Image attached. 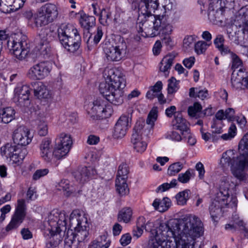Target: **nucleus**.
I'll use <instances>...</instances> for the list:
<instances>
[{
	"mask_svg": "<svg viewBox=\"0 0 248 248\" xmlns=\"http://www.w3.org/2000/svg\"><path fill=\"white\" fill-rule=\"evenodd\" d=\"M202 224L196 217L185 216L179 223H161L155 231L156 242H163L168 238H179L181 235L201 236L203 234Z\"/></svg>",
	"mask_w": 248,
	"mask_h": 248,
	"instance_id": "obj_1",
	"label": "nucleus"
},
{
	"mask_svg": "<svg viewBox=\"0 0 248 248\" xmlns=\"http://www.w3.org/2000/svg\"><path fill=\"white\" fill-rule=\"evenodd\" d=\"M104 76L105 82L99 86L100 93L107 100L115 105H119L124 101V88L126 85L125 78L119 75L118 71L113 68L106 69Z\"/></svg>",
	"mask_w": 248,
	"mask_h": 248,
	"instance_id": "obj_2",
	"label": "nucleus"
},
{
	"mask_svg": "<svg viewBox=\"0 0 248 248\" xmlns=\"http://www.w3.org/2000/svg\"><path fill=\"white\" fill-rule=\"evenodd\" d=\"M157 117L156 110L152 109L146 119V124L148 125L145 124V122L142 120L136 122L131 139L133 148L136 152L141 153L145 151L147 143L144 139L148 138L151 134L152 127Z\"/></svg>",
	"mask_w": 248,
	"mask_h": 248,
	"instance_id": "obj_3",
	"label": "nucleus"
},
{
	"mask_svg": "<svg viewBox=\"0 0 248 248\" xmlns=\"http://www.w3.org/2000/svg\"><path fill=\"white\" fill-rule=\"evenodd\" d=\"M141 25L142 30L139 28V33L145 31L146 35L150 37L156 36L160 31L164 35H170L173 31L172 26L167 22L164 16H150Z\"/></svg>",
	"mask_w": 248,
	"mask_h": 248,
	"instance_id": "obj_4",
	"label": "nucleus"
},
{
	"mask_svg": "<svg viewBox=\"0 0 248 248\" xmlns=\"http://www.w3.org/2000/svg\"><path fill=\"white\" fill-rule=\"evenodd\" d=\"M57 31L60 42L68 51L74 53L79 48L81 37L74 26L62 24Z\"/></svg>",
	"mask_w": 248,
	"mask_h": 248,
	"instance_id": "obj_5",
	"label": "nucleus"
},
{
	"mask_svg": "<svg viewBox=\"0 0 248 248\" xmlns=\"http://www.w3.org/2000/svg\"><path fill=\"white\" fill-rule=\"evenodd\" d=\"M235 28L238 31H233L231 28L227 29L229 38L235 44L246 47L244 37L246 36L248 38V11L240 14L236 21Z\"/></svg>",
	"mask_w": 248,
	"mask_h": 248,
	"instance_id": "obj_6",
	"label": "nucleus"
},
{
	"mask_svg": "<svg viewBox=\"0 0 248 248\" xmlns=\"http://www.w3.org/2000/svg\"><path fill=\"white\" fill-rule=\"evenodd\" d=\"M232 155L233 152L232 151H228L224 153L220 160V163L224 167L231 165V170L233 175L240 181L248 183V175L244 172L246 167L239 168L237 164L239 156L235 159L234 156H232Z\"/></svg>",
	"mask_w": 248,
	"mask_h": 248,
	"instance_id": "obj_7",
	"label": "nucleus"
},
{
	"mask_svg": "<svg viewBox=\"0 0 248 248\" xmlns=\"http://www.w3.org/2000/svg\"><path fill=\"white\" fill-rule=\"evenodd\" d=\"M127 45L123 38L119 42L113 46L110 42H106L103 46V49L108 61L118 62L124 57Z\"/></svg>",
	"mask_w": 248,
	"mask_h": 248,
	"instance_id": "obj_8",
	"label": "nucleus"
},
{
	"mask_svg": "<svg viewBox=\"0 0 248 248\" xmlns=\"http://www.w3.org/2000/svg\"><path fill=\"white\" fill-rule=\"evenodd\" d=\"M106 98H98L89 105L88 113L93 120L106 118L109 117L111 109L107 105Z\"/></svg>",
	"mask_w": 248,
	"mask_h": 248,
	"instance_id": "obj_9",
	"label": "nucleus"
},
{
	"mask_svg": "<svg viewBox=\"0 0 248 248\" xmlns=\"http://www.w3.org/2000/svg\"><path fill=\"white\" fill-rule=\"evenodd\" d=\"M133 5L135 7H138L139 16L138 21L139 23L137 24V28L142 30L141 27V24L145 20H148L149 16H154L151 14L152 12H154L157 9L159 6L158 0H141L139 3L134 2Z\"/></svg>",
	"mask_w": 248,
	"mask_h": 248,
	"instance_id": "obj_10",
	"label": "nucleus"
},
{
	"mask_svg": "<svg viewBox=\"0 0 248 248\" xmlns=\"http://www.w3.org/2000/svg\"><path fill=\"white\" fill-rule=\"evenodd\" d=\"M200 236L181 235L179 238H175V241L166 240L156 242L158 244L157 248H194V240Z\"/></svg>",
	"mask_w": 248,
	"mask_h": 248,
	"instance_id": "obj_11",
	"label": "nucleus"
},
{
	"mask_svg": "<svg viewBox=\"0 0 248 248\" xmlns=\"http://www.w3.org/2000/svg\"><path fill=\"white\" fill-rule=\"evenodd\" d=\"M70 222L74 227V237L78 243L84 241L89 235L87 228V219L83 216H78L70 218Z\"/></svg>",
	"mask_w": 248,
	"mask_h": 248,
	"instance_id": "obj_12",
	"label": "nucleus"
},
{
	"mask_svg": "<svg viewBox=\"0 0 248 248\" xmlns=\"http://www.w3.org/2000/svg\"><path fill=\"white\" fill-rule=\"evenodd\" d=\"M51 70V67L49 62H41L31 66L29 69L27 76L31 80H41L49 75Z\"/></svg>",
	"mask_w": 248,
	"mask_h": 248,
	"instance_id": "obj_13",
	"label": "nucleus"
},
{
	"mask_svg": "<svg viewBox=\"0 0 248 248\" xmlns=\"http://www.w3.org/2000/svg\"><path fill=\"white\" fill-rule=\"evenodd\" d=\"M26 205L24 199L17 201V205L16 212L9 224L6 227V231L8 232L16 229L23 222L26 215Z\"/></svg>",
	"mask_w": 248,
	"mask_h": 248,
	"instance_id": "obj_14",
	"label": "nucleus"
},
{
	"mask_svg": "<svg viewBox=\"0 0 248 248\" xmlns=\"http://www.w3.org/2000/svg\"><path fill=\"white\" fill-rule=\"evenodd\" d=\"M30 88L27 85L18 86L15 89L14 101L20 107H28L30 104Z\"/></svg>",
	"mask_w": 248,
	"mask_h": 248,
	"instance_id": "obj_15",
	"label": "nucleus"
},
{
	"mask_svg": "<svg viewBox=\"0 0 248 248\" xmlns=\"http://www.w3.org/2000/svg\"><path fill=\"white\" fill-rule=\"evenodd\" d=\"M33 136L30 130L25 126H20L16 128L13 134V140L15 144L21 146H26L32 140Z\"/></svg>",
	"mask_w": 248,
	"mask_h": 248,
	"instance_id": "obj_16",
	"label": "nucleus"
},
{
	"mask_svg": "<svg viewBox=\"0 0 248 248\" xmlns=\"http://www.w3.org/2000/svg\"><path fill=\"white\" fill-rule=\"evenodd\" d=\"M19 154V151L16 148V146L10 143H7L1 148V154L6 158H9L15 163H20L25 157L26 150H24Z\"/></svg>",
	"mask_w": 248,
	"mask_h": 248,
	"instance_id": "obj_17",
	"label": "nucleus"
},
{
	"mask_svg": "<svg viewBox=\"0 0 248 248\" xmlns=\"http://www.w3.org/2000/svg\"><path fill=\"white\" fill-rule=\"evenodd\" d=\"M7 44L10 51L19 60L24 59L29 52L27 43L23 40L18 41L14 40L12 42L8 41Z\"/></svg>",
	"mask_w": 248,
	"mask_h": 248,
	"instance_id": "obj_18",
	"label": "nucleus"
},
{
	"mask_svg": "<svg viewBox=\"0 0 248 248\" xmlns=\"http://www.w3.org/2000/svg\"><path fill=\"white\" fill-rule=\"evenodd\" d=\"M236 204L237 200L235 197H232L231 201L228 203L227 201L222 202L221 199H219L216 197L209 208L211 216L213 219H215L222 213V209L224 206L231 204L235 206Z\"/></svg>",
	"mask_w": 248,
	"mask_h": 248,
	"instance_id": "obj_19",
	"label": "nucleus"
},
{
	"mask_svg": "<svg viewBox=\"0 0 248 248\" xmlns=\"http://www.w3.org/2000/svg\"><path fill=\"white\" fill-rule=\"evenodd\" d=\"M46 30H42L39 34V42L36 46V51L44 58L49 57L51 54V48L47 38Z\"/></svg>",
	"mask_w": 248,
	"mask_h": 248,
	"instance_id": "obj_20",
	"label": "nucleus"
},
{
	"mask_svg": "<svg viewBox=\"0 0 248 248\" xmlns=\"http://www.w3.org/2000/svg\"><path fill=\"white\" fill-rule=\"evenodd\" d=\"M240 155L237 160L239 168L248 166V133L241 140L239 144Z\"/></svg>",
	"mask_w": 248,
	"mask_h": 248,
	"instance_id": "obj_21",
	"label": "nucleus"
},
{
	"mask_svg": "<svg viewBox=\"0 0 248 248\" xmlns=\"http://www.w3.org/2000/svg\"><path fill=\"white\" fill-rule=\"evenodd\" d=\"M97 174L95 168L92 166L80 167L75 172L76 180L80 183H84L93 178Z\"/></svg>",
	"mask_w": 248,
	"mask_h": 248,
	"instance_id": "obj_22",
	"label": "nucleus"
},
{
	"mask_svg": "<svg viewBox=\"0 0 248 248\" xmlns=\"http://www.w3.org/2000/svg\"><path fill=\"white\" fill-rule=\"evenodd\" d=\"M129 118L127 115H122L115 124L113 137L115 139L123 138L126 134V130L129 126Z\"/></svg>",
	"mask_w": 248,
	"mask_h": 248,
	"instance_id": "obj_23",
	"label": "nucleus"
},
{
	"mask_svg": "<svg viewBox=\"0 0 248 248\" xmlns=\"http://www.w3.org/2000/svg\"><path fill=\"white\" fill-rule=\"evenodd\" d=\"M40 155L46 162L52 161V146L51 140L48 138L44 139L40 144Z\"/></svg>",
	"mask_w": 248,
	"mask_h": 248,
	"instance_id": "obj_24",
	"label": "nucleus"
},
{
	"mask_svg": "<svg viewBox=\"0 0 248 248\" xmlns=\"http://www.w3.org/2000/svg\"><path fill=\"white\" fill-rule=\"evenodd\" d=\"M40 8L47 17H48L51 23L57 18L59 15V11L58 7L56 4L47 3L42 6Z\"/></svg>",
	"mask_w": 248,
	"mask_h": 248,
	"instance_id": "obj_25",
	"label": "nucleus"
},
{
	"mask_svg": "<svg viewBox=\"0 0 248 248\" xmlns=\"http://www.w3.org/2000/svg\"><path fill=\"white\" fill-rule=\"evenodd\" d=\"M219 189L216 197L222 202L227 201L230 197V190L229 182L227 178H224L221 180Z\"/></svg>",
	"mask_w": 248,
	"mask_h": 248,
	"instance_id": "obj_26",
	"label": "nucleus"
},
{
	"mask_svg": "<svg viewBox=\"0 0 248 248\" xmlns=\"http://www.w3.org/2000/svg\"><path fill=\"white\" fill-rule=\"evenodd\" d=\"M108 233L104 232L91 243L89 248H108L111 241L108 238Z\"/></svg>",
	"mask_w": 248,
	"mask_h": 248,
	"instance_id": "obj_27",
	"label": "nucleus"
},
{
	"mask_svg": "<svg viewBox=\"0 0 248 248\" xmlns=\"http://www.w3.org/2000/svg\"><path fill=\"white\" fill-rule=\"evenodd\" d=\"M188 123L183 118L181 113L174 114V118L172 121V125L173 129L181 131H186L188 129Z\"/></svg>",
	"mask_w": 248,
	"mask_h": 248,
	"instance_id": "obj_28",
	"label": "nucleus"
},
{
	"mask_svg": "<svg viewBox=\"0 0 248 248\" xmlns=\"http://www.w3.org/2000/svg\"><path fill=\"white\" fill-rule=\"evenodd\" d=\"M34 89V95L39 99H47L51 97L49 91L42 82H38Z\"/></svg>",
	"mask_w": 248,
	"mask_h": 248,
	"instance_id": "obj_29",
	"label": "nucleus"
},
{
	"mask_svg": "<svg viewBox=\"0 0 248 248\" xmlns=\"http://www.w3.org/2000/svg\"><path fill=\"white\" fill-rule=\"evenodd\" d=\"M51 23L43 11L40 8L34 15V23L36 27H41Z\"/></svg>",
	"mask_w": 248,
	"mask_h": 248,
	"instance_id": "obj_30",
	"label": "nucleus"
},
{
	"mask_svg": "<svg viewBox=\"0 0 248 248\" xmlns=\"http://www.w3.org/2000/svg\"><path fill=\"white\" fill-rule=\"evenodd\" d=\"M15 114V111L11 107L0 109V123H10L14 119Z\"/></svg>",
	"mask_w": 248,
	"mask_h": 248,
	"instance_id": "obj_31",
	"label": "nucleus"
},
{
	"mask_svg": "<svg viewBox=\"0 0 248 248\" xmlns=\"http://www.w3.org/2000/svg\"><path fill=\"white\" fill-rule=\"evenodd\" d=\"M80 15L79 23L84 29L88 30L95 24V18L93 16L86 15L83 12L78 13Z\"/></svg>",
	"mask_w": 248,
	"mask_h": 248,
	"instance_id": "obj_32",
	"label": "nucleus"
},
{
	"mask_svg": "<svg viewBox=\"0 0 248 248\" xmlns=\"http://www.w3.org/2000/svg\"><path fill=\"white\" fill-rule=\"evenodd\" d=\"M243 76L241 74L240 69L238 71L233 70L231 77V83L232 88L235 90H244L243 81L242 79Z\"/></svg>",
	"mask_w": 248,
	"mask_h": 248,
	"instance_id": "obj_33",
	"label": "nucleus"
},
{
	"mask_svg": "<svg viewBox=\"0 0 248 248\" xmlns=\"http://www.w3.org/2000/svg\"><path fill=\"white\" fill-rule=\"evenodd\" d=\"M78 242L74 237L72 230H68L64 238V248H78Z\"/></svg>",
	"mask_w": 248,
	"mask_h": 248,
	"instance_id": "obj_34",
	"label": "nucleus"
},
{
	"mask_svg": "<svg viewBox=\"0 0 248 248\" xmlns=\"http://www.w3.org/2000/svg\"><path fill=\"white\" fill-rule=\"evenodd\" d=\"M132 210L130 207L123 208L118 213V220L127 223L130 222L132 217Z\"/></svg>",
	"mask_w": 248,
	"mask_h": 248,
	"instance_id": "obj_35",
	"label": "nucleus"
},
{
	"mask_svg": "<svg viewBox=\"0 0 248 248\" xmlns=\"http://www.w3.org/2000/svg\"><path fill=\"white\" fill-rule=\"evenodd\" d=\"M162 83L161 81H158L155 85L151 86L150 90L146 93V97L152 100L156 97L161 92L162 89Z\"/></svg>",
	"mask_w": 248,
	"mask_h": 248,
	"instance_id": "obj_36",
	"label": "nucleus"
},
{
	"mask_svg": "<svg viewBox=\"0 0 248 248\" xmlns=\"http://www.w3.org/2000/svg\"><path fill=\"white\" fill-rule=\"evenodd\" d=\"M174 58L175 56L171 55H168L164 57L160 63V71L164 73L167 72L172 66Z\"/></svg>",
	"mask_w": 248,
	"mask_h": 248,
	"instance_id": "obj_37",
	"label": "nucleus"
},
{
	"mask_svg": "<svg viewBox=\"0 0 248 248\" xmlns=\"http://www.w3.org/2000/svg\"><path fill=\"white\" fill-rule=\"evenodd\" d=\"M60 142L58 145L69 152L73 144L71 136L65 133H62L60 135Z\"/></svg>",
	"mask_w": 248,
	"mask_h": 248,
	"instance_id": "obj_38",
	"label": "nucleus"
},
{
	"mask_svg": "<svg viewBox=\"0 0 248 248\" xmlns=\"http://www.w3.org/2000/svg\"><path fill=\"white\" fill-rule=\"evenodd\" d=\"M115 186L116 190L121 196H124L128 194L129 188L126 183V180L122 179V180H116Z\"/></svg>",
	"mask_w": 248,
	"mask_h": 248,
	"instance_id": "obj_39",
	"label": "nucleus"
},
{
	"mask_svg": "<svg viewBox=\"0 0 248 248\" xmlns=\"http://www.w3.org/2000/svg\"><path fill=\"white\" fill-rule=\"evenodd\" d=\"M111 20V13L109 9H103L99 14V22L104 25L107 26Z\"/></svg>",
	"mask_w": 248,
	"mask_h": 248,
	"instance_id": "obj_40",
	"label": "nucleus"
},
{
	"mask_svg": "<svg viewBox=\"0 0 248 248\" xmlns=\"http://www.w3.org/2000/svg\"><path fill=\"white\" fill-rule=\"evenodd\" d=\"M145 219L143 217H139L137 223V226L134 228L132 232V234L134 237L138 238L141 236L143 233V229L145 228L144 226Z\"/></svg>",
	"mask_w": 248,
	"mask_h": 248,
	"instance_id": "obj_41",
	"label": "nucleus"
},
{
	"mask_svg": "<svg viewBox=\"0 0 248 248\" xmlns=\"http://www.w3.org/2000/svg\"><path fill=\"white\" fill-rule=\"evenodd\" d=\"M70 188L69 185L68 183V181L66 180H62L59 183V190H63V191H66L65 195L67 196H76L78 193H79L78 191L74 190L73 189L68 190Z\"/></svg>",
	"mask_w": 248,
	"mask_h": 248,
	"instance_id": "obj_42",
	"label": "nucleus"
},
{
	"mask_svg": "<svg viewBox=\"0 0 248 248\" xmlns=\"http://www.w3.org/2000/svg\"><path fill=\"white\" fill-rule=\"evenodd\" d=\"M190 194V191L189 189H186L177 194L175 198L178 204L181 205L186 204L189 198Z\"/></svg>",
	"mask_w": 248,
	"mask_h": 248,
	"instance_id": "obj_43",
	"label": "nucleus"
},
{
	"mask_svg": "<svg viewBox=\"0 0 248 248\" xmlns=\"http://www.w3.org/2000/svg\"><path fill=\"white\" fill-rule=\"evenodd\" d=\"M129 173V170L126 164L123 163L121 164L118 168L117 178L116 180H122L124 179L126 180L127 175Z\"/></svg>",
	"mask_w": 248,
	"mask_h": 248,
	"instance_id": "obj_44",
	"label": "nucleus"
},
{
	"mask_svg": "<svg viewBox=\"0 0 248 248\" xmlns=\"http://www.w3.org/2000/svg\"><path fill=\"white\" fill-rule=\"evenodd\" d=\"M68 153V151L64 148H62V146L57 145L52 151V160L54 158L56 159H61L67 155Z\"/></svg>",
	"mask_w": 248,
	"mask_h": 248,
	"instance_id": "obj_45",
	"label": "nucleus"
},
{
	"mask_svg": "<svg viewBox=\"0 0 248 248\" xmlns=\"http://www.w3.org/2000/svg\"><path fill=\"white\" fill-rule=\"evenodd\" d=\"M209 0V13L208 16L210 18L212 15H214V11H217L218 9L222 8L221 5V0Z\"/></svg>",
	"mask_w": 248,
	"mask_h": 248,
	"instance_id": "obj_46",
	"label": "nucleus"
},
{
	"mask_svg": "<svg viewBox=\"0 0 248 248\" xmlns=\"http://www.w3.org/2000/svg\"><path fill=\"white\" fill-rule=\"evenodd\" d=\"M183 168V165L180 162L174 163L169 167L168 174L170 176H174L179 172Z\"/></svg>",
	"mask_w": 248,
	"mask_h": 248,
	"instance_id": "obj_47",
	"label": "nucleus"
},
{
	"mask_svg": "<svg viewBox=\"0 0 248 248\" xmlns=\"http://www.w3.org/2000/svg\"><path fill=\"white\" fill-rule=\"evenodd\" d=\"M210 44H207L203 41H199L197 42L194 45V49L196 53L198 54L204 53Z\"/></svg>",
	"mask_w": 248,
	"mask_h": 248,
	"instance_id": "obj_48",
	"label": "nucleus"
},
{
	"mask_svg": "<svg viewBox=\"0 0 248 248\" xmlns=\"http://www.w3.org/2000/svg\"><path fill=\"white\" fill-rule=\"evenodd\" d=\"M177 184V180L174 179H173L170 183H164L160 186H159L156 189V191L158 192H164L170 188L175 187Z\"/></svg>",
	"mask_w": 248,
	"mask_h": 248,
	"instance_id": "obj_49",
	"label": "nucleus"
},
{
	"mask_svg": "<svg viewBox=\"0 0 248 248\" xmlns=\"http://www.w3.org/2000/svg\"><path fill=\"white\" fill-rule=\"evenodd\" d=\"M178 81L174 77H171L168 80V93L173 94L178 89Z\"/></svg>",
	"mask_w": 248,
	"mask_h": 248,
	"instance_id": "obj_50",
	"label": "nucleus"
},
{
	"mask_svg": "<svg viewBox=\"0 0 248 248\" xmlns=\"http://www.w3.org/2000/svg\"><path fill=\"white\" fill-rule=\"evenodd\" d=\"M38 133L41 136H45L48 133V127L45 121L39 120L37 123Z\"/></svg>",
	"mask_w": 248,
	"mask_h": 248,
	"instance_id": "obj_51",
	"label": "nucleus"
},
{
	"mask_svg": "<svg viewBox=\"0 0 248 248\" xmlns=\"http://www.w3.org/2000/svg\"><path fill=\"white\" fill-rule=\"evenodd\" d=\"M232 66L231 69L235 70L242 65V61L235 53H231Z\"/></svg>",
	"mask_w": 248,
	"mask_h": 248,
	"instance_id": "obj_52",
	"label": "nucleus"
},
{
	"mask_svg": "<svg viewBox=\"0 0 248 248\" xmlns=\"http://www.w3.org/2000/svg\"><path fill=\"white\" fill-rule=\"evenodd\" d=\"M236 128L234 124H232L229 129L228 133L223 134L221 138L224 140H231L233 138L236 134Z\"/></svg>",
	"mask_w": 248,
	"mask_h": 248,
	"instance_id": "obj_53",
	"label": "nucleus"
},
{
	"mask_svg": "<svg viewBox=\"0 0 248 248\" xmlns=\"http://www.w3.org/2000/svg\"><path fill=\"white\" fill-rule=\"evenodd\" d=\"M202 109V106L199 103L196 102L192 106H190L188 108V113L189 115L192 117H195L197 113L200 112Z\"/></svg>",
	"mask_w": 248,
	"mask_h": 248,
	"instance_id": "obj_54",
	"label": "nucleus"
},
{
	"mask_svg": "<svg viewBox=\"0 0 248 248\" xmlns=\"http://www.w3.org/2000/svg\"><path fill=\"white\" fill-rule=\"evenodd\" d=\"M192 170H187L185 173H180L178 178V180L183 184L189 182L192 176Z\"/></svg>",
	"mask_w": 248,
	"mask_h": 248,
	"instance_id": "obj_55",
	"label": "nucleus"
},
{
	"mask_svg": "<svg viewBox=\"0 0 248 248\" xmlns=\"http://www.w3.org/2000/svg\"><path fill=\"white\" fill-rule=\"evenodd\" d=\"M10 0H0V11L4 13H10Z\"/></svg>",
	"mask_w": 248,
	"mask_h": 248,
	"instance_id": "obj_56",
	"label": "nucleus"
},
{
	"mask_svg": "<svg viewBox=\"0 0 248 248\" xmlns=\"http://www.w3.org/2000/svg\"><path fill=\"white\" fill-rule=\"evenodd\" d=\"M195 42V39L194 36L192 35L187 36L185 37L183 40V47L186 49L192 47L193 44Z\"/></svg>",
	"mask_w": 248,
	"mask_h": 248,
	"instance_id": "obj_57",
	"label": "nucleus"
},
{
	"mask_svg": "<svg viewBox=\"0 0 248 248\" xmlns=\"http://www.w3.org/2000/svg\"><path fill=\"white\" fill-rule=\"evenodd\" d=\"M11 1V7H10V13L12 12H15L22 7L24 3V2L21 0H10Z\"/></svg>",
	"mask_w": 248,
	"mask_h": 248,
	"instance_id": "obj_58",
	"label": "nucleus"
},
{
	"mask_svg": "<svg viewBox=\"0 0 248 248\" xmlns=\"http://www.w3.org/2000/svg\"><path fill=\"white\" fill-rule=\"evenodd\" d=\"M49 172L47 169H39L35 171L32 176L34 180L39 179L41 177L46 175Z\"/></svg>",
	"mask_w": 248,
	"mask_h": 248,
	"instance_id": "obj_59",
	"label": "nucleus"
},
{
	"mask_svg": "<svg viewBox=\"0 0 248 248\" xmlns=\"http://www.w3.org/2000/svg\"><path fill=\"white\" fill-rule=\"evenodd\" d=\"M132 237L130 233H126L123 234L120 240V242L123 246H126L129 244L131 241Z\"/></svg>",
	"mask_w": 248,
	"mask_h": 248,
	"instance_id": "obj_60",
	"label": "nucleus"
},
{
	"mask_svg": "<svg viewBox=\"0 0 248 248\" xmlns=\"http://www.w3.org/2000/svg\"><path fill=\"white\" fill-rule=\"evenodd\" d=\"M241 74L243 76V85L244 90L245 89H248V73L246 71L245 69H240Z\"/></svg>",
	"mask_w": 248,
	"mask_h": 248,
	"instance_id": "obj_61",
	"label": "nucleus"
},
{
	"mask_svg": "<svg viewBox=\"0 0 248 248\" xmlns=\"http://www.w3.org/2000/svg\"><path fill=\"white\" fill-rule=\"evenodd\" d=\"M225 113V118L230 121H233L235 118L234 117L235 111L232 108H228L226 109Z\"/></svg>",
	"mask_w": 248,
	"mask_h": 248,
	"instance_id": "obj_62",
	"label": "nucleus"
},
{
	"mask_svg": "<svg viewBox=\"0 0 248 248\" xmlns=\"http://www.w3.org/2000/svg\"><path fill=\"white\" fill-rule=\"evenodd\" d=\"M195 168L199 172V177L200 179H202L204 177L205 170L203 165L201 162H199L196 165Z\"/></svg>",
	"mask_w": 248,
	"mask_h": 248,
	"instance_id": "obj_63",
	"label": "nucleus"
},
{
	"mask_svg": "<svg viewBox=\"0 0 248 248\" xmlns=\"http://www.w3.org/2000/svg\"><path fill=\"white\" fill-rule=\"evenodd\" d=\"M224 39L222 35H217L214 41L216 47L218 49L224 45Z\"/></svg>",
	"mask_w": 248,
	"mask_h": 248,
	"instance_id": "obj_64",
	"label": "nucleus"
}]
</instances>
